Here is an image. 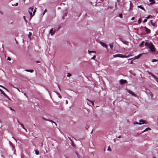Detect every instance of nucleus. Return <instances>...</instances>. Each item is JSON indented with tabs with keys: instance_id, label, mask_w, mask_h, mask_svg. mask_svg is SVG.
Masks as SVG:
<instances>
[{
	"instance_id": "1",
	"label": "nucleus",
	"mask_w": 158,
	"mask_h": 158,
	"mask_svg": "<svg viewBox=\"0 0 158 158\" xmlns=\"http://www.w3.org/2000/svg\"><path fill=\"white\" fill-rule=\"evenodd\" d=\"M148 46L149 48L150 51L152 52H155V48L152 43H148Z\"/></svg>"
},
{
	"instance_id": "2",
	"label": "nucleus",
	"mask_w": 158,
	"mask_h": 158,
	"mask_svg": "<svg viewBox=\"0 0 158 158\" xmlns=\"http://www.w3.org/2000/svg\"><path fill=\"white\" fill-rule=\"evenodd\" d=\"M113 56L114 57H118L122 58H123V55L120 54H117L115 55H114Z\"/></svg>"
},
{
	"instance_id": "3",
	"label": "nucleus",
	"mask_w": 158,
	"mask_h": 158,
	"mask_svg": "<svg viewBox=\"0 0 158 158\" xmlns=\"http://www.w3.org/2000/svg\"><path fill=\"white\" fill-rule=\"evenodd\" d=\"M33 8L32 7H29L28 9V12L29 13L31 16V17L32 16V12L33 11Z\"/></svg>"
},
{
	"instance_id": "4",
	"label": "nucleus",
	"mask_w": 158,
	"mask_h": 158,
	"mask_svg": "<svg viewBox=\"0 0 158 158\" xmlns=\"http://www.w3.org/2000/svg\"><path fill=\"white\" fill-rule=\"evenodd\" d=\"M144 28L145 29V31L147 34H149L150 33L151 31L150 29H148L146 27H144Z\"/></svg>"
},
{
	"instance_id": "5",
	"label": "nucleus",
	"mask_w": 158,
	"mask_h": 158,
	"mask_svg": "<svg viewBox=\"0 0 158 158\" xmlns=\"http://www.w3.org/2000/svg\"><path fill=\"white\" fill-rule=\"evenodd\" d=\"M127 82V81L126 80L121 79L119 81V83L120 84H123L124 83H126Z\"/></svg>"
},
{
	"instance_id": "6",
	"label": "nucleus",
	"mask_w": 158,
	"mask_h": 158,
	"mask_svg": "<svg viewBox=\"0 0 158 158\" xmlns=\"http://www.w3.org/2000/svg\"><path fill=\"white\" fill-rule=\"evenodd\" d=\"M127 92L131 94L132 96H133L134 97L136 96V95L131 91L128 90Z\"/></svg>"
},
{
	"instance_id": "7",
	"label": "nucleus",
	"mask_w": 158,
	"mask_h": 158,
	"mask_svg": "<svg viewBox=\"0 0 158 158\" xmlns=\"http://www.w3.org/2000/svg\"><path fill=\"white\" fill-rule=\"evenodd\" d=\"M99 43L103 47L107 48V46L106 44L101 42H100Z\"/></svg>"
},
{
	"instance_id": "8",
	"label": "nucleus",
	"mask_w": 158,
	"mask_h": 158,
	"mask_svg": "<svg viewBox=\"0 0 158 158\" xmlns=\"http://www.w3.org/2000/svg\"><path fill=\"white\" fill-rule=\"evenodd\" d=\"M141 54H139L138 56H135L134 57L135 60L139 59V58L141 56Z\"/></svg>"
},
{
	"instance_id": "9",
	"label": "nucleus",
	"mask_w": 158,
	"mask_h": 158,
	"mask_svg": "<svg viewBox=\"0 0 158 158\" xmlns=\"http://www.w3.org/2000/svg\"><path fill=\"white\" fill-rule=\"evenodd\" d=\"M53 28H52L50 31L49 33L51 34V35H52L55 32V31H54V32H53Z\"/></svg>"
},
{
	"instance_id": "10",
	"label": "nucleus",
	"mask_w": 158,
	"mask_h": 158,
	"mask_svg": "<svg viewBox=\"0 0 158 158\" xmlns=\"http://www.w3.org/2000/svg\"><path fill=\"white\" fill-rule=\"evenodd\" d=\"M0 91H1L2 94L5 97L8 98V96L6 95L3 91L1 89H0Z\"/></svg>"
},
{
	"instance_id": "11",
	"label": "nucleus",
	"mask_w": 158,
	"mask_h": 158,
	"mask_svg": "<svg viewBox=\"0 0 158 158\" xmlns=\"http://www.w3.org/2000/svg\"><path fill=\"white\" fill-rule=\"evenodd\" d=\"M139 125H141V124H143L144 123V121L142 119L140 120H139Z\"/></svg>"
},
{
	"instance_id": "12",
	"label": "nucleus",
	"mask_w": 158,
	"mask_h": 158,
	"mask_svg": "<svg viewBox=\"0 0 158 158\" xmlns=\"http://www.w3.org/2000/svg\"><path fill=\"white\" fill-rule=\"evenodd\" d=\"M25 71H27V72H31V73H32L33 71V70H32V69H31V70H29V69H26L25 70Z\"/></svg>"
},
{
	"instance_id": "13",
	"label": "nucleus",
	"mask_w": 158,
	"mask_h": 158,
	"mask_svg": "<svg viewBox=\"0 0 158 158\" xmlns=\"http://www.w3.org/2000/svg\"><path fill=\"white\" fill-rule=\"evenodd\" d=\"M20 125L21 126V127H22L26 131V132H27V129L24 128L23 125V124H20Z\"/></svg>"
},
{
	"instance_id": "14",
	"label": "nucleus",
	"mask_w": 158,
	"mask_h": 158,
	"mask_svg": "<svg viewBox=\"0 0 158 158\" xmlns=\"http://www.w3.org/2000/svg\"><path fill=\"white\" fill-rule=\"evenodd\" d=\"M151 23L152 26H156V24L155 23H153L152 21H151Z\"/></svg>"
},
{
	"instance_id": "15",
	"label": "nucleus",
	"mask_w": 158,
	"mask_h": 158,
	"mask_svg": "<svg viewBox=\"0 0 158 158\" xmlns=\"http://www.w3.org/2000/svg\"><path fill=\"white\" fill-rule=\"evenodd\" d=\"M123 58H127V57H129V56H131V55L130 54H129L127 56H125V55H123Z\"/></svg>"
},
{
	"instance_id": "16",
	"label": "nucleus",
	"mask_w": 158,
	"mask_h": 158,
	"mask_svg": "<svg viewBox=\"0 0 158 158\" xmlns=\"http://www.w3.org/2000/svg\"><path fill=\"white\" fill-rule=\"evenodd\" d=\"M31 35H32L31 33V32H29V34L28 35V36L29 39L31 38Z\"/></svg>"
},
{
	"instance_id": "17",
	"label": "nucleus",
	"mask_w": 158,
	"mask_h": 158,
	"mask_svg": "<svg viewBox=\"0 0 158 158\" xmlns=\"http://www.w3.org/2000/svg\"><path fill=\"white\" fill-rule=\"evenodd\" d=\"M9 143L10 144V146L12 147L13 149L14 148V146L13 144V143L10 141H9Z\"/></svg>"
},
{
	"instance_id": "18",
	"label": "nucleus",
	"mask_w": 158,
	"mask_h": 158,
	"mask_svg": "<svg viewBox=\"0 0 158 158\" xmlns=\"http://www.w3.org/2000/svg\"><path fill=\"white\" fill-rule=\"evenodd\" d=\"M149 1L150 2H152L150 3L151 4L154 3L155 2V1L154 0H149Z\"/></svg>"
},
{
	"instance_id": "19",
	"label": "nucleus",
	"mask_w": 158,
	"mask_h": 158,
	"mask_svg": "<svg viewBox=\"0 0 158 158\" xmlns=\"http://www.w3.org/2000/svg\"><path fill=\"white\" fill-rule=\"evenodd\" d=\"M88 52L89 53H96V52L95 51H89V50L88 51Z\"/></svg>"
},
{
	"instance_id": "20",
	"label": "nucleus",
	"mask_w": 158,
	"mask_h": 158,
	"mask_svg": "<svg viewBox=\"0 0 158 158\" xmlns=\"http://www.w3.org/2000/svg\"><path fill=\"white\" fill-rule=\"evenodd\" d=\"M141 22V19L140 18H139L138 21V23L139 24H140Z\"/></svg>"
},
{
	"instance_id": "21",
	"label": "nucleus",
	"mask_w": 158,
	"mask_h": 158,
	"mask_svg": "<svg viewBox=\"0 0 158 158\" xmlns=\"http://www.w3.org/2000/svg\"><path fill=\"white\" fill-rule=\"evenodd\" d=\"M138 7L141 9L142 10L144 9L143 7L142 6H141V5L138 6Z\"/></svg>"
},
{
	"instance_id": "22",
	"label": "nucleus",
	"mask_w": 158,
	"mask_h": 158,
	"mask_svg": "<svg viewBox=\"0 0 158 158\" xmlns=\"http://www.w3.org/2000/svg\"><path fill=\"white\" fill-rule=\"evenodd\" d=\"M35 153L36 155H38L39 154V151H37V150L35 151Z\"/></svg>"
},
{
	"instance_id": "23",
	"label": "nucleus",
	"mask_w": 158,
	"mask_h": 158,
	"mask_svg": "<svg viewBox=\"0 0 158 158\" xmlns=\"http://www.w3.org/2000/svg\"><path fill=\"white\" fill-rule=\"evenodd\" d=\"M109 46H110V48L112 49L113 48V44H109Z\"/></svg>"
},
{
	"instance_id": "24",
	"label": "nucleus",
	"mask_w": 158,
	"mask_h": 158,
	"mask_svg": "<svg viewBox=\"0 0 158 158\" xmlns=\"http://www.w3.org/2000/svg\"><path fill=\"white\" fill-rule=\"evenodd\" d=\"M147 21V19H145L143 21V23H144L145 22H146Z\"/></svg>"
},
{
	"instance_id": "25",
	"label": "nucleus",
	"mask_w": 158,
	"mask_h": 158,
	"mask_svg": "<svg viewBox=\"0 0 158 158\" xmlns=\"http://www.w3.org/2000/svg\"><path fill=\"white\" fill-rule=\"evenodd\" d=\"M71 75L69 73H68L67 74V76L68 77H70L71 76Z\"/></svg>"
},
{
	"instance_id": "26",
	"label": "nucleus",
	"mask_w": 158,
	"mask_h": 158,
	"mask_svg": "<svg viewBox=\"0 0 158 158\" xmlns=\"http://www.w3.org/2000/svg\"><path fill=\"white\" fill-rule=\"evenodd\" d=\"M107 150L108 151H110L111 150V149H110V147L109 146L108 148H107Z\"/></svg>"
},
{
	"instance_id": "27",
	"label": "nucleus",
	"mask_w": 158,
	"mask_h": 158,
	"mask_svg": "<svg viewBox=\"0 0 158 158\" xmlns=\"http://www.w3.org/2000/svg\"><path fill=\"white\" fill-rule=\"evenodd\" d=\"M46 11H47V10H46V9H45V10H44V12H43V15H44L45 14V13L46 12Z\"/></svg>"
},
{
	"instance_id": "28",
	"label": "nucleus",
	"mask_w": 158,
	"mask_h": 158,
	"mask_svg": "<svg viewBox=\"0 0 158 158\" xmlns=\"http://www.w3.org/2000/svg\"><path fill=\"white\" fill-rule=\"evenodd\" d=\"M96 57V56H94L91 58V60H94L95 59V58Z\"/></svg>"
},
{
	"instance_id": "29",
	"label": "nucleus",
	"mask_w": 158,
	"mask_h": 158,
	"mask_svg": "<svg viewBox=\"0 0 158 158\" xmlns=\"http://www.w3.org/2000/svg\"><path fill=\"white\" fill-rule=\"evenodd\" d=\"M36 12V10H35L33 12V14H32V16L34 15L35 13Z\"/></svg>"
},
{
	"instance_id": "30",
	"label": "nucleus",
	"mask_w": 158,
	"mask_h": 158,
	"mask_svg": "<svg viewBox=\"0 0 158 158\" xmlns=\"http://www.w3.org/2000/svg\"><path fill=\"white\" fill-rule=\"evenodd\" d=\"M36 12V10H35L33 12V14H32V16L34 15L35 13Z\"/></svg>"
},
{
	"instance_id": "31",
	"label": "nucleus",
	"mask_w": 158,
	"mask_h": 158,
	"mask_svg": "<svg viewBox=\"0 0 158 158\" xmlns=\"http://www.w3.org/2000/svg\"><path fill=\"white\" fill-rule=\"evenodd\" d=\"M56 93L58 95V97L59 98H61V97L60 95L58 93L56 92Z\"/></svg>"
},
{
	"instance_id": "32",
	"label": "nucleus",
	"mask_w": 158,
	"mask_h": 158,
	"mask_svg": "<svg viewBox=\"0 0 158 158\" xmlns=\"http://www.w3.org/2000/svg\"><path fill=\"white\" fill-rule=\"evenodd\" d=\"M134 124H139V123L137 122H134Z\"/></svg>"
},
{
	"instance_id": "33",
	"label": "nucleus",
	"mask_w": 158,
	"mask_h": 158,
	"mask_svg": "<svg viewBox=\"0 0 158 158\" xmlns=\"http://www.w3.org/2000/svg\"><path fill=\"white\" fill-rule=\"evenodd\" d=\"M157 61V60H156L153 59V60H152V62H154L156 61Z\"/></svg>"
},
{
	"instance_id": "34",
	"label": "nucleus",
	"mask_w": 158,
	"mask_h": 158,
	"mask_svg": "<svg viewBox=\"0 0 158 158\" xmlns=\"http://www.w3.org/2000/svg\"><path fill=\"white\" fill-rule=\"evenodd\" d=\"M132 60L133 61V60H135L134 58L133 57L130 59H129V60Z\"/></svg>"
},
{
	"instance_id": "35",
	"label": "nucleus",
	"mask_w": 158,
	"mask_h": 158,
	"mask_svg": "<svg viewBox=\"0 0 158 158\" xmlns=\"http://www.w3.org/2000/svg\"><path fill=\"white\" fill-rule=\"evenodd\" d=\"M119 17L120 18H122L123 17V16H122V14H119Z\"/></svg>"
},
{
	"instance_id": "36",
	"label": "nucleus",
	"mask_w": 158,
	"mask_h": 158,
	"mask_svg": "<svg viewBox=\"0 0 158 158\" xmlns=\"http://www.w3.org/2000/svg\"><path fill=\"white\" fill-rule=\"evenodd\" d=\"M7 60H11V59H10V57H7Z\"/></svg>"
},
{
	"instance_id": "37",
	"label": "nucleus",
	"mask_w": 158,
	"mask_h": 158,
	"mask_svg": "<svg viewBox=\"0 0 158 158\" xmlns=\"http://www.w3.org/2000/svg\"><path fill=\"white\" fill-rule=\"evenodd\" d=\"M147 130H147V129L146 128V129H145L144 131H143L142 132V133H143V132H145V131H147Z\"/></svg>"
},
{
	"instance_id": "38",
	"label": "nucleus",
	"mask_w": 158,
	"mask_h": 158,
	"mask_svg": "<svg viewBox=\"0 0 158 158\" xmlns=\"http://www.w3.org/2000/svg\"><path fill=\"white\" fill-rule=\"evenodd\" d=\"M151 15H148L147 17H146V18L147 19H148L150 18Z\"/></svg>"
},
{
	"instance_id": "39",
	"label": "nucleus",
	"mask_w": 158,
	"mask_h": 158,
	"mask_svg": "<svg viewBox=\"0 0 158 158\" xmlns=\"http://www.w3.org/2000/svg\"><path fill=\"white\" fill-rule=\"evenodd\" d=\"M148 44L147 42H146L145 43V45H147L148 46Z\"/></svg>"
},
{
	"instance_id": "40",
	"label": "nucleus",
	"mask_w": 158,
	"mask_h": 158,
	"mask_svg": "<svg viewBox=\"0 0 158 158\" xmlns=\"http://www.w3.org/2000/svg\"><path fill=\"white\" fill-rule=\"evenodd\" d=\"M153 77L156 80L157 79V77H156L155 76H154Z\"/></svg>"
},
{
	"instance_id": "41",
	"label": "nucleus",
	"mask_w": 158,
	"mask_h": 158,
	"mask_svg": "<svg viewBox=\"0 0 158 158\" xmlns=\"http://www.w3.org/2000/svg\"><path fill=\"white\" fill-rule=\"evenodd\" d=\"M4 89H5L6 91H8V90L5 87Z\"/></svg>"
},
{
	"instance_id": "42",
	"label": "nucleus",
	"mask_w": 158,
	"mask_h": 158,
	"mask_svg": "<svg viewBox=\"0 0 158 158\" xmlns=\"http://www.w3.org/2000/svg\"><path fill=\"white\" fill-rule=\"evenodd\" d=\"M134 19H135L134 17H133L131 18V20H134Z\"/></svg>"
},
{
	"instance_id": "43",
	"label": "nucleus",
	"mask_w": 158,
	"mask_h": 158,
	"mask_svg": "<svg viewBox=\"0 0 158 158\" xmlns=\"http://www.w3.org/2000/svg\"><path fill=\"white\" fill-rule=\"evenodd\" d=\"M144 43V42H142V43L140 44V45H143Z\"/></svg>"
},
{
	"instance_id": "44",
	"label": "nucleus",
	"mask_w": 158,
	"mask_h": 158,
	"mask_svg": "<svg viewBox=\"0 0 158 158\" xmlns=\"http://www.w3.org/2000/svg\"><path fill=\"white\" fill-rule=\"evenodd\" d=\"M0 87H2V88H3V89H4V88H5L4 87H3V86H2V85H0Z\"/></svg>"
},
{
	"instance_id": "45",
	"label": "nucleus",
	"mask_w": 158,
	"mask_h": 158,
	"mask_svg": "<svg viewBox=\"0 0 158 158\" xmlns=\"http://www.w3.org/2000/svg\"><path fill=\"white\" fill-rule=\"evenodd\" d=\"M18 3H16L15 4V6H17L18 5Z\"/></svg>"
},
{
	"instance_id": "46",
	"label": "nucleus",
	"mask_w": 158,
	"mask_h": 158,
	"mask_svg": "<svg viewBox=\"0 0 158 158\" xmlns=\"http://www.w3.org/2000/svg\"><path fill=\"white\" fill-rule=\"evenodd\" d=\"M90 103L92 104V105H94V103L93 102H90Z\"/></svg>"
},
{
	"instance_id": "47",
	"label": "nucleus",
	"mask_w": 158,
	"mask_h": 158,
	"mask_svg": "<svg viewBox=\"0 0 158 158\" xmlns=\"http://www.w3.org/2000/svg\"><path fill=\"white\" fill-rule=\"evenodd\" d=\"M133 63V61L132 60L130 63V64H132Z\"/></svg>"
},
{
	"instance_id": "48",
	"label": "nucleus",
	"mask_w": 158,
	"mask_h": 158,
	"mask_svg": "<svg viewBox=\"0 0 158 158\" xmlns=\"http://www.w3.org/2000/svg\"><path fill=\"white\" fill-rule=\"evenodd\" d=\"M58 88L59 89L60 91H61V89H60V87L58 86Z\"/></svg>"
},
{
	"instance_id": "49",
	"label": "nucleus",
	"mask_w": 158,
	"mask_h": 158,
	"mask_svg": "<svg viewBox=\"0 0 158 158\" xmlns=\"http://www.w3.org/2000/svg\"><path fill=\"white\" fill-rule=\"evenodd\" d=\"M156 80V81L158 83V78H157Z\"/></svg>"
},
{
	"instance_id": "50",
	"label": "nucleus",
	"mask_w": 158,
	"mask_h": 158,
	"mask_svg": "<svg viewBox=\"0 0 158 158\" xmlns=\"http://www.w3.org/2000/svg\"><path fill=\"white\" fill-rule=\"evenodd\" d=\"M68 102L67 100L66 101V104H68Z\"/></svg>"
},
{
	"instance_id": "51",
	"label": "nucleus",
	"mask_w": 158,
	"mask_h": 158,
	"mask_svg": "<svg viewBox=\"0 0 158 158\" xmlns=\"http://www.w3.org/2000/svg\"><path fill=\"white\" fill-rule=\"evenodd\" d=\"M152 77L154 76L153 74H150Z\"/></svg>"
},
{
	"instance_id": "52",
	"label": "nucleus",
	"mask_w": 158,
	"mask_h": 158,
	"mask_svg": "<svg viewBox=\"0 0 158 158\" xmlns=\"http://www.w3.org/2000/svg\"><path fill=\"white\" fill-rule=\"evenodd\" d=\"M18 123L19 125H20V124H21V123H20L18 121Z\"/></svg>"
},
{
	"instance_id": "53",
	"label": "nucleus",
	"mask_w": 158,
	"mask_h": 158,
	"mask_svg": "<svg viewBox=\"0 0 158 158\" xmlns=\"http://www.w3.org/2000/svg\"><path fill=\"white\" fill-rule=\"evenodd\" d=\"M146 129H147V130H148V129L150 130V129L149 127H148V128H147Z\"/></svg>"
},
{
	"instance_id": "54",
	"label": "nucleus",
	"mask_w": 158,
	"mask_h": 158,
	"mask_svg": "<svg viewBox=\"0 0 158 158\" xmlns=\"http://www.w3.org/2000/svg\"><path fill=\"white\" fill-rule=\"evenodd\" d=\"M53 123H54V124H55L56 125V123L55 122H53Z\"/></svg>"
},
{
	"instance_id": "55",
	"label": "nucleus",
	"mask_w": 158,
	"mask_h": 158,
	"mask_svg": "<svg viewBox=\"0 0 158 158\" xmlns=\"http://www.w3.org/2000/svg\"><path fill=\"white\" fill-rule=\"evenodd\" d=\"M12 138H13L14 139H15V140L16 141H17L15 139V138H14V137H12Z\"/></svg>"
},
{
	"instance_id": "56",
	"label": "nucleus",
	"mask_w": 158,
	"mask_h": 158,
	"mask_svg": "<svg viewBox=\"0 0 158 158\" xmlns=\"http://www.w3.org/2000/svg\"><path fill=\"white\" fill-rule=\"evenodd\" d=\"M17 89L18 90L19 92H20V91L19 89L17 88Z\"/></svg>"
},
{
	"instance_id": "57",
	"label": "nucleus",
	"mask_w": 158,
	"mask_h": 158,
	"mask_svg": "<svg viewBox=\"0 0 158 158\" xmlns=\"http://www.w3.org/2000/svg\"><path fill=\"white\" fill-rule=\"evenodd\" d=\"M24 95L25 96H26V97H27V96H26V94H25V93H24Z\"/></svg>"
},
{
	"instance_id": "58",
	"label": "nucleus",
	"mask_w": 158,
	"mask_h": 158,
	"mask_svg": "<svg viewBox=\"0 0 158 158\" xmlns=\"http://www.w3.org/2000/svg\"><path fill=\"white\" fill-rule=\"evenodd\" d=\"M123 42L124 44H126V43L127 42L126 41H125V42H124L123 41Z\"/></svg>"
},
{
	"instance_id": "59",
	"label": "nucleus",
	"mask_w": 158,
	"mask_h": 158,
	"mask_svg": "<svg viewBox=\"0 0 158 158\" xmlns=\"http://www.w3.org/2000/svg\"><path fill=\"white\" fill-rule=\"evenodd\" d=\"M23 18H24V20H26V19H25V16H23Z\"/></svg>"
},
{
	"instance_id": "60",
	"label": "nucleus",
	"mask_w": 158,
	"mask_h": 158,
	"mask_svg": "<svg viewBox=\"0 0 158 158\" xmlns=\"http://www.w3.org/2000/svg\"><path fill=\"white\" fill-rule=\"evenodd\" d=\"M118 138H121V136H119L118 137Z\"/></svg>"
},
{
	"instance_id": "61",
	"label": "nucleus",
	"mask_w": 158,
	"mask_h": 158,
	"mask_svg": "<svg viewBox=\"0 0 158 158\" xmlns=\"http://www.w3.org/2000/svg\"><path fill=\"white\" fill-rule=\"evenodd\" d=\"M76 154H77V157H78V155L77 153H76Z\"/></svg>"
},
{
	"instance_id": "62",
	"label": "nucleus",
	"mask_w": 158,
	"mask_h": 158,
	"mask_svg": "<svg viewBox=\"0 0 158 158\" xmlns=\"http://www.w3.org/2000/svg\"><path fill=\"white\" fill-rule=\"evenodd\" d=\"M10 109L11 110H13L12 109L11 107L10 108Z\"/></svg>"
},
{
	"instance_id": "63",
	"label": "nucleus",
	"mask_w": 158,
	"mask_h": 158,
	"mask_svg": "<svg viewBox=\"0 0 158 158\" xmlns=\"http://www.w3.org/2000/svg\"><path fill=\"white\" fill-rule=\"evenodd\" d=\"M69 139H70V140H71L70 138H69Z\"/></svg>"
},
{
	"instance_id": "64",
	"label": "nucleus",
	"mask_w": 158,
	"mask_h": 158,
	"mask_svg": "<svg viewBox=\"0 0 158 158\" xmlns=\"http://www.w3.org/2000/svg\"><path fill=\"white\" fill-rule=\"evenodd\" d=\"M153 158H155V157H153Z\"/></svg>"
}]
</instances>
